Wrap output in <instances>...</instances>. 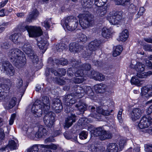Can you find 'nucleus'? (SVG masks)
I'll return each mask as SVG.
<instances>
[{
    "label": "nucleus",
    "instance_id": "61",
    "mask_svg": "<svg viewBox=\"0 0 152 152\" xmlns=\"http://www.w3.org/2000/svg\"><path fill=\"white\" fill-rule=\"evenodd\" d=\"M20 63H19L18 62H13V61H12V62H14V64H15V65L17 67H18L19 68V66H20V67H22V66H23L24 65H22V62H21V61H22L21 59L20 60Z\"/></svg>",
    "mask_w": 152,
    "mask_h": 152
},
{
    "label": "nucleus",
    "instance_id": "40",
    "mask_svg": "<svg viewBox=\"0 0 152 152\" xmlns=\"http://www.w3.org/2000/svg\"><path fill=\"white\" fill-rule=\"evenodd\" d=\"M101 1H102V0H95V5L98 7H101V9L104 12H103V13L102 14V15H104L105 13V10L106 9V8L105 7H101V6L102 5V3Z\"/></svg>",
    "mask_w": 152,
    "mask_h": 152
},
{
    "label": "nucleus",
    "instance_id": "58",
    "mask_svg": "<svg viewBox=\"0 0 152 152\" xmlns=\"http://www.w3.org/2000/svg\"><path fill=\"white\" fill-rule=\"evenodd\" d=\"M145 65L149 68H152V63L149 60H147L145 61Z\"/></svg>",
    "mask_w": 152,
    "mask_h": 152
},
{
    "label": "nucleus",
    "instance_id": "34",
    "mask_svg": "<svg viewBox=\"0 0 152 152\" xmlns=\"http://www.w3.org/2000/svg\"><path fill=\"white\" fill-rule=\"evenodd\" d=\"M19 34L18 33H15L12 35L10 37V39L15 44H18V43L19 44L20 42H18V39H19Z\"/></svg>",
    "mask_w": 152,
    "mask_h": 152
},
{
    "label": "nucleus",
    "instance_id": "29",
    "mask_svg": "<svg viewBox=\"0 0 152 152\" xmlns=\"http://www.w3.org/2000/svg\"><path fill=\"white\" fill-rule=\"evenodd\" d=\"M135 12H134V14L135 19H137L140 16L142 15L145 12V10L143 7H141L140 8L139 10H135Z\"/></svg>",
    "mask_w": 152,
    "mask_h": 152
},
{
    "label": "nucleus",
    "instance_id": "60",
    "mask_svg": "<svg viewBox=\"0 0 152 152\" xmlns=\"http://www.w3.org/2000/svg\"><path fill=\"white\" fill-rule=\"evenodd\" d=\"M152 113V104L151 105L147 110V113L148 115H149Z\"/></svg>",
    "mask_w": 152,
    "mask_h": 152
},
{
    "label": "nucleus",
    "instance_id": "48",
    "mask_svg": "<svg viewBox=\"0 0 152 152\" xmlns=\"http://www.w3.org/2000/svg\"><path fill=\"white\" fill-rule=\"evenodd\" d=\"M69 79L70 80H71V81H72V82L77 83H81L84 81V80L82 78H80L79 77H74L73 79H71L70 77Z\"/></svg>",
    "mask_w": 152,
    "mask_h": 152
},
{
    "label": "nucleus",
    "instance_id": "46",
    "mask_svg": "<svg viewBox=\"0 0 152 152\" xmlns=\"http://www.w3.org/2000/svg\"><path fill=\"white\" fill-rule=\"evenodd\" d=\"M88 133L86 131H83L79 134V138L81 140L85 139L87 138Z\"/></svg>",
    "mask_w": 152,
    "mask_h": 152
},
{
    "label": "nucleus",
    "instance_id": "50",
    "mask_svg": "<svg viewBox=\"0 0 152 152\" xmlns=\"http://www.w3.org/2000/svg\"><path fill=\"white\" fill-rule=\"evenodd\" d=\"M140 4V0H134V10H138V8Z\"/></svg>",
    "mask_w": 152,
    "mask_h": 152
},
{
    "label": "nucleus",
    "instance_id": "30",
    "mask_svg": "<svg viewBox=\"0 0 152 152\" xmlns=\"http://www.w3.org/2000/svg\"><path fill=\"white\" fill-rule=\"evenodd\" d=\"M123 49L121 45H118L116 46L113 52V56L116 57L120 54V53Z\"/></svg>",
    "mask_w": 152,
    "mask_h": 152
},
{
    "label": "nucleus",
    "instance_id": "43",
    "mask_svg": "<svg viewBox=\"0 0 152 152\" xmlns=\"http://www.w3.org/2000/svg\"><path fill=\"white\" fill-rule=\"evenodd\" d=\"M51 21L50 20L46 19L43 23H42V26L45 27L46 30L49 29L50 26V23Z\"/></svg>",
    "mask_w": 152,
    "mask_h": 152
},
{
    "label": "nucleus",
    "instance_id": "5",
    "mask_svg": "<svg viewBox=\"0 0 152 152\" xmlns=\"http://www.w3.org/2000/svg\"><path fill=\"white\" fill-rule=\"evenodd\" d=\"M122 18V11L110 12L108 15L107 19L112 24L119 25L121 23Z\"/></svg>",
    "mask_w": 152,
    "mask_h": 152
},
{
    "label": "nucleus",
    "instance_id": "31",
    "mask_svg": "<svg viewBox=\"0 0 152 152\" xmlns=\"http://www.w3.org/2000/svg\"><path fill=\"white\" fill-rule=\"evenodd\" d=\"M104 130L102 127H100L94 129L93 132H92V133H93V135L99 137Z\"/></svg>",
    "mask_w": 152,
    "mask_h": 152
},
{
    "label": "nucleus",
    "instance_id": "27",
    "mask_svg": "<svg viewBox=\"0 0 152 152\" xmlns=\"http://www.w3.org/2000/svg\"><path fill=\"white\" fill-rule=\"evenodd\" d=\"M23 51L28 56L30 54H32L33 52L32 50L30 44L28 43L25 44L22 47Z\"/></svg>",
    "mask_w": 152,
    "mask_h": 152
},
{
    "label": "nucleus",
    "instance_id": "20",
    "mask_svg": "<svg viewBox=\"0 0 152 152\" xmlns=\"http://www.w3.org/2000/svg\"><path fill=\"white\" fill-rule=\"evenodd\" d=\"M82 49V47L80 46L77 43H72L69 45V49L71 52H77L80 51Z\"/></svg>",
    "mask_w": 152,
    "mask_h": 152
},
{
    "label": "nucleus",
    "instance_id": "32",
    "mask_svg": "<svg viewBox=\"0 0 152 152\" xmlns=\"http://www.w3.org/2000/svg\"><path fill=\"white\" fill-rule=\"evenodd\" d=\"M96 112L98 113L104 115H108L110 114V112L107 110H104L101 107L97 108Z\"/></svg>",
    "mask_w": 152,
    "mask_h": 152
},
{
    "label": "nucleus",
    "instance_id": "37",
    "mask_svg": "<svg viewBox=\"0 0 152 152\" xmlns=\"http://www.w3.org/2000/svg\"><path fill=\"white\" fill-rule=\"evenodd\" d=\"M34 64L37 63L39 61L38 57L33 52L28 56Z\"/></svg>",
    "mask_w": 152,
    "mask_h": 152
},
{
    "label": "nucleus",
    "instance_id": "54",
    "mask_svg": "<svg viewBox=\"0 0 152 152\" xmlns=\"http://www.w3.org/2000/svg\"><path fill=\"white\" fill-rule=\"evenodd\" d=\"M59 47H60L58 49L57 48V51L59 52H61L64 50L66 47V45L64 44H60L59 45Z\"/></svg>",
    "mask_w": 152,
    "mask_h": 152
},
{
    "label": "nucleus",
    "instance_id": "23",
    "mask_svg": "<svg viewBox=\"0 0 152 152\" xmlns=\"http://www.w3.org/2000/svg\"><path fill=\"white\" fill-rule=\"evenodd\" d=\"M107 88V86L106 85L101 84L95 85L94 87L95 91L97 92L102 93L104 92Z\"/></svg>",
    "mask_w": 152,
    "mask_h": 152
},
{
    "label": "nucleus",
    "instance_id": "36",
    "mask_svg": "<svg viewBox=\"0 0 152 152\" xmlns=\"http://www.w3.org/2000/svg\"><path fill=\"white\" fill-rule=\"evenodd\" d=\"M77 38L80 41L82 42H85L87 40V36L82 33H79L77 35Z\"/></svg>",
    "mask_w": 152,
    "mask_h": 152
},
{
    "label": "nucleus",
    "instance_id": "24",
    "mask_svg": "<svg viewBox=\"0 0 152 152\" xmlns=\"http://www.w3.org/2000/svg\"><path fill=\"white\" fill-rule=\"evenodd\" d=\"M37 45L40 49L43 50L45 52L47 49V41L44 39H42L38 41Z\"/></svg>",
    "mask_w": 152,
    "mask_h": 152
},
{
    "label": "nucleus",
    "instance_id": "56",
    "mask_svg": "<svg viewBox=\"0 0 152 152\" xmlns=\"http://www.w3.org/2000/svg\"><path fill=\"white\" fill-rule=\"evenodd\" d=\"M144 49L145 50L152 51V47L151 45H145L144 46Z\"/></svg>",
    "mask_w": 152,
    "mask_h": 152
},
{
    "label": "nucleus",
    "instance_id": "19",
    "mask_svg": "<svg viewBox=\"0 0 152 152\" xmlns=\"http://www.w3.org/2000/svg\"><path fill=\"white\" fill-rule=\"evenodd\" d=\"M90 77L95 80L103 81L105 79V77L103 75L94 71H92Z\"/></svg>",
    "mask_w": 152,
    "mask_h": 152
},
{
    "label": "nucleus",
    "instance_id": "10",
    "mask_svg": "<svg viewBox=\"0 0 152 152\" xmlns=\"http://www.w3.org/2000/svg\"><path fill=\"white\" fill-rule=\"evenodd\" d=\"M152 124V118L149 116H143L138 124V127L140 129L147 128L150 126Z\"/></svg>",
    "mask_w": 152,
    "mask_h": 152
},
{
    "label": "nucleus",
    "instance_id": "16",
    "mask_svg": "<svg viewBox=\"0 0 152 152\" xmlns=\"http://www.w3.org/2000/svg\"><path fill=\"white\" fill-rule=\"evenodd\" d=\"M141 94L143 97L146 98L152 96V86L150 88L146 87H143L141 89Z\"/></svg>",
    "mask_w": 152,
    "mask_h": 152
},
{
    "label": "nucleus",
    "instance_id": "57",
    "mask_svg": "<svg viewBox=\"0 0 152 152\" xmlns=\"http://www.w3.org/2000/svg\"><path fill=\"white\" fill-rule=\"evenodd\" d=\"M57 83L60 85H63L65 83V81L64 80L60 78H58L57 80Z\"/></svg>",
    "mask_w": 152,
    "mask_h": 152
},
{
    "label": "nucleus",
    "instance_id": "9",
    "mask_svg": "<svg viewBox=\"0 0 152 152\" xmlns=\"http://www.w3.org/2000/svg\"><path fill=\"white\" fill-rule=\"evenodd\" d=\"M27 30L30 37H34L41 36L42 34L41 29L39 27L31 26H26L22 31Z\"/></svg>",
    "mask_w": 152,
    "mask_h": 152
},
{
    "label": "nucleus",
    "instance_id": "6",
    "mask_svg": "<svg viewBox=\"0 0 152 152\" xmlns=\"http://www.w3.org/2000/svg\"><path fill=\"white\" fill-rule=\"evenodd\" d=\"M145 66L142 63L137 62L134 67V69L137 72V76L139 78H145L152 75V71L143 72L145 70Z\"/></svg>",
    "mask_w": 152,
    "mask_h": 152
},
{
    "label": "nucleus",
    "instance_id": "47",
    "mask_svg": "<svg viewBox=\"0 0 152 152\" xmlns=\"http://www.w3.org/2000/svg\"><path fill=\"white\" fill-rule=\"evenodd\" d=\"M123 111V110L122 109H120L117 114V118L119 122L121 124H122L123 122V120L122 117V113Z\"/></svg>",
    "mask_w": 152,
    "mask_h": 152
},
{
    "label": "nucleus",
    "instance_id": "44",
    "mask_svg": "<svg viewBox=\"0 0 152 152\" xmlns=\"http://www.w3.org/2000/svg\"><path fill=\"white\" fill-rule=\"evenodd\" d=\"M75 106L76 107L78 108V110L81 112H83L85 110L86 107V106L84 104H81L80 103L76 105Z\"/></svg>",
    "mask_w": 152,
    "mask_h": 152
},
{
    "label": "nucleus",
    "instance_id": "12",
    "mask_svg": "<svg viewBox=\"0 0 152 152\" xmlns=\"http://www.w3.org/2000/svg\"><path fill=\"white\" fill-rule=\"evenodd\" d=\"M54 114L50 112L44 116V121L45 124L49 128L52 127L54 125L55 117Z\"/></svg>",
    "mask_w": 152,
    "mask_h": 152
},
{
    "label": "nucleus",
    "instance_id": "4",
    "mask_svg": "<svg viewBox=\"0 0 152 152\" xmlns=\"http://www.w3.org/2000/svg\"><path fill=\"white\" fill-rule=\"evenodd\" d=\"M77 20L75 17L71 16L68 17L65 20L61 21V24L63 26L66 27L70 31H73L77 28L78 25Z\"/></svg>",
    "mask_w": 152,
    "mask_h": 152
},
{
    "label": "nucleus",
    "instance_id": "13",
    "mask_svg": "<svg viewBox=\"0 0 152 152\" xmlns=\"http://www.w3.org/2000/svg\"><path fill=\"white\" fill-rule=\"evenodd\" d=\"M99 45V42L97 40L91 42L88 45L87 50V56H90L94 51L97 50Z\"/></svg>",
    "mask_w": 152,
    "mask_h": 152
},
{
    "label": "nucleus",
    "instance_id": "33",
    "mask_svg": "<svg viewBox=\"0 0 152 152\" xmlns=\"http://www.w3.org/2000/svg\"><path fill=\"white\" fill-rule=\"evenodd\" d=\"M110 29L106 28H104L102 30V35L103 37L107 38L110 36Z\"/></svg>",
    "mask_w": 152,
    "mask_h": 152
},
{
    "label": "nucleus",
    "instance_id": "28",
    "mask_svg": "<svg viewBox=\"0 0 152 152\" xmlns=\"http://www.w3.org/2000/svg\"><path fill=\"white\" fill-rule=\"evenodd\" d=\"M6 80L4 79L3 78H0V97L1 96V89L5 90H9L10 89V86L7 84H4V83H5V81Z\"/></svg>",
    "mask_w": 152,
    "mask_h": 152
},
{
    "label": "nucleus",
    "instance_id": "52",
    "mask_svg": "<svg viewBox=\"0 0 152 152\" xmlns=\"http://www.w3.org/2000/svg\"><path fill=\"white\" fill-rule=\"evenodd\" d=\"M84 0H83V1ZM84 7L88 8H91V7L92 3L90 0H87L86 2L84 1Z\"/></svg>",
    "mask_w": 152,
    "mask_h": 152
},
{
    "label": "nucleus",
    "instance_id": "55",
    "mask_svg": "<svg viewBox=\"0 0 152 152\" xmlns=\"http://www.w3.org/2000/svg\"><path fill=\"white\" fill-rule=\"evenodd\" d=\"M16 117V115L15 114H13L12 115L10 118L9 121V124L10 125H12L14 123V121Z\"/></svg>",
    "mask_w": 152,
    "mask_h": 152
},
{
    "label": "nucleus",
    "instance_id": "63",
    "mask_svg": "<svg viewBox=\"0 0 152 152\" xmlns=\"http://www.w3.org/2000/svg\"><path fill=\"white\" fill-rule=\"evenodd\" d=\"M59 74L62 75H64L66 73L65 69H60V71H59Z\"/></svg>",
    "mask_w": 152,
    "mask_h": 152
},
{
    "label": "nucleus",
    "instance_id": "18",
    "mask_svg": "<svg viewBox=\"0 0 152 152\" xmlns=\"http://www.w3.org/2000/svg\"><path fill=\"white\" fill-rule=\"evenodd\" d=\"M129 35L128 31L127 29H125L120 33L117 40L119 41L125 42L127 40Z\"/></svg>",
    "mask_w": 152,
    "mask_h": 152
},
{
    "label": "nucleus",
    "instance_id": "3",
    "mask_svg": "<svg viewBox=\"0 0 152 152\" xmlns=\"http://www.w3.org/2000/svg\"><path fill=\"white\" fill-rule=\"evenodd\" d=\"M23 53L18 49H13L9 50L8 53V55L13 62L19 63L20 60L21 59L22 65H24L26 62V58L24 55H23Z\"/></svg>",
    "mask_w": 152,
    "mask_h": 152
},
{
    "label": "nucleus",
    "instance_id": "45",
    "mask_svg": "<svg viewBox=\"0 0 152 152\" xmlns=\"http://www.w3.org/2000/svg\"><path fill=\"white\" fill-rule=\"evenodd\" d=\"M56 63L58 64H60L62 65H65L68 63V61L66 59L62 58L60 60L57 59L56 60Z\"/></svg>",
    "mask_w": 152,
    "mask_h": 152
},
{
    "label": "nucleus",
    "instance_id": "7",
    "mask_svg": "<svg viewBox=\"0 0 152 152\" xmlns=\"http://www.w3.org/2000/svg\"><path fill=\"white\" fill-rule=\"evenodd\" d=\"M125 143L124 140H121L118 143H109L107 145L106 151L104 152H119L123 148Z\"/></svg>",
    "mask_w": 152,
    "mask_h": 152
},
{
    "label": "nucleus",
    "instance_id": "42",
    "mask_svg": "<svg viewBox=\"0 0 152 152\" xmlns=\"http://www.w3.org/2000/svg\"><path fill=\"white\" fill-rule=\"evenodd\" d=\"M41 147H44V148H50L53 150H56L57 148V146L53 144H51L48 145H39Z\"/></svg>",
    "mask_w": 152,
    "mask_h": 152
},
{
    "label": "nucleus",
    "instance_id": "59",
    "mask_svg": "<svg viewBox=\"0 0 152 152\" xmlns=\"http://www.w3.org/2000/svg\"><path fill=\"white\" fill-rule=\"evenodd\" d=\"M4 137V130L1 128H0V139H3Z\"/></svg>",
    "mask_w": 152,
    "mask_h": 152
},
{
    "label": "nucleus",
    "instance_id": "35",
    "mask_svg": "<svg viewBox=\"0 0 152 152\" xmlns=\"http://www.w3.org/2000/svg\"><path fill=\"white\" fill-rule=\"evenodd\" d=\"M39 145H35L30 149L26 151L25 152H38L39 150V147L40 148H44V147H40L39 146Z\"/></svg>",
    "mask_w": 152,
    "mask_h": 152
},
{
    "label": "nucleus",
    "instance_id": "14",
    "mask_svg": "<svg viewBox=\"0 0 152 152\" xmlns=\"http://www.w3.org/2000/svg\"><path fill=\"white\" fill-rule=\"evenodd\" d=\"M51 106L53 109L56 113L61 112L63 109V106L60 100L57 98L53 100Z\"/></svg>",
    "mask_w": 152,
    "mask_h": 152
},
{
    "label": "nucleus",
    "instance_id": "26",
    "mask_svg": "<svg viewBox=\"0 0 152 152\" xmlns=\"http://www.w3.org/2000/svg\"><path fill=\"white\" fill-rule=\"evenodd\" d=\"M112 137V134L109 132L104 130L99 137L101 140H104L106 139H110Z\"/></svg>",
    "mask_w": 152,
    "mask_h": 152
},
{
    "label": "nucleus",
    "instance_id": "64",
    "mask_svg": "<svg viewBox=\"0 0 152 152\" xmlns=\"http://www.w3.org/2000/svg\"><path fill=\"white\" fill-rule=\"evenodd\" d=\"M64 135L67 139L69 140L72 138L71 136L67 132H65L64 134Z\"/></svg>",
    "mask_w": 152,
    "mask_h": 152
},
{
    "label": "nucleus",
    "instance_id": "17",
    "mask_svg": "<svg viewBox=\"0 0 152 152\" xmlns=\"http://www.w3.org/2000/svg\"><path fill=\"white\" fill-rule=\"evenodd\" d=\"M75 115L72 114L70 116L66 119L64 123V126L65 128H68L75 122L76 119Z\"/></svg>",
    "mask_w": 152,
    "mask_h": 152
},
{
    "label": "nucleus",
    "instance_id": "41",
    "mask_svg": "<svg viewBox=\"0 0 152 152\" xmlns=\"http://www.w3.org/2000/svg\"><path fill=\"white\" fill-rule=\"evenodd\" d=\"M130 0H115L117 5H125L129 2Z\"/></svg>",
    "mask_w": 152,
    "mask_h": 152
},
{
    "label": "nucleus",
    "instance_id": "1",
    "mask_svg": "<svg viewBox=\"0 0 152 152\" xmlns=\"http://www.w3.org/2000/svg\"><path fill=\"white\" fill-rule=\"evenodd\" d=\"M75 87L77 88L75 90L76 94L74 96L70 95H68L65 96L64 99V104L67 106L65 109V111L66 113L70 112L69 110H68V109H69V106H70L71 104H72L75 102V99L81 98L84 93L87 94L91 99H94V93L90 87L85 86L83 88L77 85Z\"/></svg>",
    "mask_w": 152,
    "mask_h": 152
},
{
    "label": "nucleus",
    "instance_id": "62",
    "mask_svg": "<svg viewBox=\"0 0 152 152\" xmlns=\"http://www.w3.org/2000/svg\"><path fill=\"white\" fill-rule=\"evenodd\" d=\"M8 2V0H5L2 1L1 3L0 7L1 8L4 7L7 4Z\"/></svg>",
    "mask_w": 152,
    "mask_h": 152
},
{
    "label": "nucleus",
    "instance_id": "22",
    "mask_svg": "<svg viewBox=\"0 0 152 152\" xmlns=\"http://www.w3.org/2000/svg\"><path fill=\"white\" fill-rule=\"evenodd\" d=\"M39 13L36 9H34L33 11L31 12L26 19L27 22L30 23L32 20H34L38 16Z\"/></svg>",
    "mask_w": 152,
    "mask_h": 152
},
{
    "label": "nucleus",
    "instance_id": "11",
    "mask_svg": "<svg viewBox=\"0 0 152 152\" xmlns=\"http://www.w3.org/2000/svg\"><path fill=\"white\" fill-rule=\"evenodd\" d=\"M85 69H83L84 68L83 66H82L80 68L81 69H77L78 70H76V72L75 73V75L76 77H82L83 75H87L88 76L91 75H90V72L89 70L91 68V66L89 64H86L84 66Z\"/></svg>",
    "mask_w": 152,
    "mask_h": 152
},
{
    "label": "nucleus",
    "instance_id": "21",
    "mask_svg": "<svg viewBox=\"0 0 152 152\" xmlns=\"http://www.w3.org/2000/svg\"><path fill=\"white\" fill-rule=\"evenodd\" d=\"M47 131L46 129L42 126H39L38 131L35 135L36 137L38 138L42 137L43 136L47 134Z\"/></svg>",
    "mask_w": 152,
    "mask_h": 152
},
{
    "label": "nucleus",
    "instance_id": "51",
    "mask_svg": "<svg viewBox=\"0 0 152 152\" xmlns=\"http://www.w3.org/2000/svg\"><path fill=\"white\" fill-rule=\"evenodd\" d=\"M145 150L146 151L152 152V144H146L145 145Z\"/></svg>",
    "mask_w": 152,
    "mask_h": 152
},
{
    "label": "nucleus",
    "instance_id": "2",
    "mask_svg": "<svg viewBox=\"0 0 152 152\" xmlns=\"http://www.w3.org/2000/svg\"><path fill=\"white\" fill-rule=\"evenodd\" d=\"M50 102L47 96H43L37 100L32 105L31 112L36 117L41 116L43 111L47 112L50 108Z\"/></svg>",
    "mask_w": 152,
    "mask_h": 152
},
{
    "label": "nucleus",
    "instance_id": "49",
    "mask_svg": "<svg viewBox=\"0 0 152 152\" xmlns=\"http://www.w3.org/2000/svg\"><path fill=\"white\" fill-rule=\"evenodd\" d=\"M142 81L141 80L137 78V77L134 78V85L137 86H140L142 84Z\"/></svg>",
    "mask_w": 152,
    "mask_h": 152
},
{
    "label": "nucleus",
    "instance_id": "38",
    "mask_svg": "<svg viewBox=\"0 0 152 152\" xmlns=\"http://www.w3.org/2000/svg\"><path fill=\"white\" fill-rule=\"evenodd\" d=\"M8 146L11 150L16 149L17 147V142L14 140H11L9 142Z\"/></svg>",
    "mask_w": 152,
    "mask_h": 152
},
{
    "label": "nucleus",
    "instance_id": "15",
    "mask_svg": "<svg viewBox=\"0 0 152 152\" xmlns=\"http://www.w3.org/2000/svg\"><path fill=\"white\" fill-rule=\"evenodd\" d=\"M2 67L4 70L6 71V73L8 75L10 76L13 75L15 72L14 68L9 62L4 63Z\"/></svg>",
    "mask_w": 152,
    "mask_h": 152
},
{
    "label": "nucleus",
    "instance_id": "8",
    "mask_svg": "<svg viewBox=\"0 0 152 152\" xmlns=\"http://www.w3.org/2000/svg\"><path fill=\"white\" fill-rule=\"evenodd\" d=\"M77 18L79 19L80 24L83 29L88 28L93 23L92 19L88 15L79 14Z\"/></svg>",
    "mask_w": 152,
    "mask_h": 152
},
{
    "label": "nucleus",
    "instance_id": "25",
    "mask_svg": "<svg viewBox=\"0 0 152 152\" xmlns=\"http://www.w3.org/2000/svg\"><path fill=\"white\" fill-rule=\"evenodd\" d=\"M17 100L16 98L15 97L10 98L8 102L6 103L5 107L6 108L9 109L12 108L16 104Z\"/></svg>",
    "mask_w": 152,
    "mask_h": 152
},
{
    "label": "nucleus",
    "instance_id": "53",
    "mask_svg": "<svg viewBox=\"0 0 152 152\" xmlns=\"http://www.w3.org/2000/svg\"><path fill=\"white\" fill-rule=\"evenodd\" d=\"M23 81L22 79L17 80L16 82V87L18 88H20L23 85Z\"/></svg>",
    "mask_w": 152,
    "mask_h": 152
},
{
    "label": "nucleus",
    "instance_id": "39",
    "mask_svg": "<svg viewBox=\"0 0 152 152\" xmlns=\"http://www.w3.org/2000/svg\"><path fill=\"white\" fill-rule=\"evenodd\" d=\"M141 113V111L139 109L135 108L134 109V119L139 118Z\"/></svg>",
    "mask_w": 152,
    "mask_h": 152
}]
</instances>
